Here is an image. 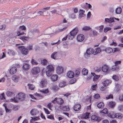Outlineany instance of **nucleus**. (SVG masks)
<instances>
[{
  "label": "nucleus",
  "instance_id": "32",
  "mask_svg": "<svg viewBox=\"0 0 123 123\" xmlns=\"http://www.w3.org/2000/svg\"><path fill=\"white\" fill-rule=\"evenodd\" d=\"M119 67L117 65H115L112 66L111 70L112 71H117L119 69Z\"/></svg>",
  "mask_w": 123,
  "mask_h": 123
},
{
  "label": "nucleus",
  "instance_id": "36",
  "mask_svg": "<svg viewBox=\"0 0 123 123\" xmlns=\"http://www.w3.org/2000/svg\"><path fill=\"white\" fill-rule=\"evenodd\" d=\"M31 63L32 65H37L38 64L35 60L33 59H32Z\"/></svg>",
  "mask_w": 123,
  "mask_h": 123
},
{
  "label": "nucleus",
  "instance_id": "21",
  "mask_svg": "<svg viewBox=\"0 0 123 123\" xmlns=\"http://www.w3.org/2000/svg\"><path fill=\"white\" fill-rule=\"evenodd\" d=\"M105 22H108L109 23L114 22V21L113 17H112V18L111 17L110 18H105Z\"/></svg>",
  "mask_w": 123,
  "mask_h": 123
},
{
  "label": "nucleus",
  "instance_id": "37",
  "mask_svg": "<svg viewBox=\"0 0 123 123\" xmlns=\"http://www.w3.org/2000/svg\"><path fill=\"white\" fill-rule=\"evenodd\" d=\"M30 32L32 33H38L39 32V30L38 29H33L30 30Z\"/></svg>",
  "mask_w": 123,
  "mask_h": 123
},
{
  "label": "nucleus",
  "instance_id": "34",
  "mask_svg": "<svg viewBox=\"0 0 123 123\" xmlns=\"http://www.w3.org/2000/svg\"><path fill=\"white\" fill-rule=\"evenodd\" d=\"M115 105V102L111 101L109 102L108 104L109 106L111 108H113L114 107Z\"/></svg>",
  "mask_w": 123,
  "mask_h": 123
},
{
  "label": "nucleus",
  "instance_id": "30",
  "mask_svg": "<svg viewBox=\"0 0 123 123\" xmlns=\"http://www.w3.org/2000/svg\"><path fill=\"white\" fill-rule=\"evenodd\" d=\"M48 62V61L46 59H44L41 61V63L43 65L45 66L47 65Z\"/></svg>",
  "mask_w": 123,
  "mask_h": 123
},
{
  "label": "nucleus",
  "instance_id": "56",
  "mask_svg": "<svg viewBox=\"0 0 123 123\" xmlns=\"http://www.w3.org/2000/svg\"><path fill=\"white\" fill-rule=\"evenodd\" d=\"M69 17L72 18H76V15L74 13L71 14L69 16Z\"/></svg>",
  "mask_w": 123,
  "mask_h": 123
},
{
  "label": "nucleus",
  "instance_id": "54",
  "mask_svg": "<svg viewBox=\"0 0 123 123\" xmlns=\"http://www.w3.org/2000/svg\"><path fill=\"white\" fill-rule=\"evenodd\" d=\"M76 81V80L75 79H73L71 80L69 82V84H72L74 83Z\"/></svg>",
  "mask_w": 123,
  "mask_h": 123
},
{
  "label": "nucleus",
  "instance_id": "55",
  "mask_svg": "<svg viewBox=\"0 0 123 123\" xmlns=\"http://www.w3.org/2000/svg\"><path fill=\"white\" fill-rule=\"evenodd\" d=\"M90 114V113L89 112H86L85 114V117L84 118H89V115Z\"/></svg>",
  "mask_w": 123,
  "mask_h": 123
},
{
  "label": "nucleus",
  "instance_id": "31",
  "mask_svg": "<svg viewBox=\"0 0 123 123\" xmlns=\"http://www.w3.org/2000/svg\"><path fill=\"white\" fill-rule=\"evenodd\" d=\"M100 113L101 114L103 113L104 114L102 115L103 116H104L105 114H108L107 109L106 108H104L103 110L100 111Z\"/></svg>",
  "mask_w": 123,
  "mask_h": 123
},
{
  "label": "nucleus",
  "instance_id": "60",
  "mask_svg": "<svg viewBox=\"0 0 123 123\" xmlns=\"http://www.w3.org/2000/svg\"><path fill=\"white\" fill-rule=\"evenodd\" d=\"M53 105L51 103H49L47 105V106H48L50 110L51 109V108L53 106Z\"/></svg>",
  "mask_w": 123,
  "mask_h": 123
},
{
  "label": "nucleus",
  "instance_id": "23",
  "mask_svg": "<svg viewBox=\"0 0 123 123\" xmlns=\"http://www.w3.org/2000/svg\"><path fill=\"white\" fill-rule=\"evenodd\" d=\"M58 76L56 74H53L51 76V79L53 81H56L58 79Z\"/></svg>",
  "mask_w": 123,
  "mask_h": 123
},
{
  "label": "nucleus",
  "instance_id": "7",
  "mask_svg": "<svg viewBox=\"0 0 123 123\" xmlns=\"http://www.w3.org/2000/svg\"><path fill=\"white\" fill-rule=\"evenodd\" d=\"M84 39V37L82 34L79 35L77 37V39L78 41L79 42L82 41Z\"/></svg>",
  "mask_w": 123,
  "mask_h": 123
},
{
  "label": "nucleus",
  "instance_id": "1",
  "mask_svg": "<svg viewBox=\"0 0 123 123\" xmlns=\"http://www.w3.org/2000/svg\"><path fill=\"white\" fill-rule=\"evenodd\" d=\"M61 51H58L57 52H54L51 55V57L53 59L56 60L60 58Z\"/></svg>",
  "mask_w": 123,
  "mask_h": 123
},
{
  "label": "nucleus",
  "instance_id": "38",
  "mask_svg": "<svg viewBox=\"0 0 123 123\" xmlns=\"http://www.w3.org/2000/svg\"><path fill=\"white\" fill-rule=\"evenodd\" d=\"M102 51H103V50L99 48L98 47L96 49V51L95 52L94 54L95 55L96 54L99 53Z\"/></svg>",
  "mask_w": 123,
  "mask_h": 123
},
{
  "label": "nucleus",
  "instance_id": "53",
  "mask_svg": "<svg viewBox=\"0 0 123 123\" xmlns=\"http://www.w3.org/2000/svg\"><path fill=\"white\" fill-rule=\"evenodd\" d=\"M37 14L38 15H36V16H40L43 15V12H42V11H39L37 13Z\"/></svg>",
  "mask_w": 123,
  "mask_h": 123
},
{
  "label": "nucleus",
  "instance_id": "47",
  "mask_svg": "<svg viewBox=\"0 0 123 123\" xmlns=\"http://www.w3.org/2000/svg\"><path fill=\"white\" fill-rule=\"evenodd\" d=\"M111 30V28L110 27H106L104 28V31L106 33L108 31L110 30Z\"/></svg>",
  "mask_w": 123,
  "mask_h": 123
},
{
  "label": "nucleus",
  "instance_id": "22",
  "mask_svg": "<svg viewBox=\"0 0 123 123\" xmlns=\"http://www.w3.org/2000/svg\"><path fill=\"white\" fill-rule=\"evenodd\" d=\"M46 70L53 72L54 70V68L52 65H49L47 66Z\"/></svg>",
  "mask_w": 123,
  "mask_h": 123
},
{
  "label": "nucleus",
  "instance_id": "44",
  "mask_svg": "<svg viewBox=\"0 0 123 123\" xmlns=\"http://www.w3.org/2000/svg\"><path fill=\"white\" fill-rule=\"evenodd\" d=\"M91 29V28L89 26H85L82 28V30L83 31H88Z\"/></svg>",
  "mask_w": 123,
  "mask_h": 123
},
{
  "label": "nucleus",
  "instance_id": "29",
  "mask_svg": "<svg viewBox=\"0 0 123 123\" xmlns=\"http://www.w3.org/2000/svg\"><path fill=\"white\" fill-rule=\"evenodd\" d=\"M88 73V71L87 69L85 68H83L82 71V74L84 75H87Z\"/></svg>",
  "mask_w": 123,
  "mask_h": 123
},
{
  "label": "nucleus",
  "instance_id": "64",
  "mask_svg": "<svg viewBox=\"0 0 123 123\" xmlns=\"http://www.w3.org/2000/svg\"><path fill=\"white\" fill-rule=\"evenodd\" d=\"M28 86H29V89H31V90H32L34 89V88L32 87L31 84H28Z\"/></svg>",
  "mask_w": 123,
  "mask_h": 123
},
{
  "label": "nucleus",
  "instance_id": "45",
  "mask_svg": "<svg viewBox=\"0 0 123 123\" xmlns=\"http://www.w3.org/2000/svg\"><path fill=\"white\" fill-rule=\"evenodd\" d=\"M14 94L13 92H11L9 91H8L6 93V95L8 97L12 96Z\"/></svg>",
  "mask_w": 123,
  "mask_h": 123
},
{
  "label": "nucleus",
  "instance_id": "57",
  "mask_svg": "<svg viewBox=\"0 0 123 123\" xmlns=\"http://www.w3.org/2000/svg\"><path fill=\"white\" fill-rule=\"evenodd\" d=\"M18 98L17 97H15L13 98H12L11 99V100L12 101H13L15 102H17V99Z\"/></svg>",
  "mask_w": 123,
  "mask_h": 123
},
{
  "label": "nucleus",
  "instance_id": "9",
  "mask_svg": "<svg viewBox=\"0 0 123 123\" xmlns=\"http://www.w3.org/2000/svg\"><path fill=\"white\" fill-rule=\"evenodd\" d=\"M30 65L27 63H24L22 67L23 69L25 70H27L30 68Z\"/></svg>",
  "mask_w": 123,
  "mask_h": 123
},
{
  "label": "nucleus",
  "instance_id": "4",
  "mask_svg": "<svg viewBox=\"0 0 123 123\" xmlns=\"http://www.w3.org/2000/svg\"><path fill=\"white\" fill-rule=\"evenodd\" d=\"M18 48L20 50H21L22 54L24 55H26L28 53V50L27 49L25 48L24 47L22 46L18 47Z\"/></svg>",
  "mask_w": 123,
  "mask_h": 123
},
{
  "label": "nucleus",
  "instance_id": "5",
  "mask_svg": "<svg viewBox=\"0 0 123 123\" xmlns=\"http://www.w3.org/2000/svg\"><path fill=\"white\" fill-rule=\"evenodd\" d=\"M17 96L18 99L21 101H24L25 100V95L23 93L21 92L18 93Z\"/></svg>",
  "mask_w": 123,
  "mask_h": 123
},
{
  "label": "nucleus",
  "instance_id": "6",
  "mask_svg": "<svg viewBox=\"0 0 123 123\" xmlns=\"http://www.w3.org/2000/svg\"><path fill=\"white\" fill-rule=\"evenodd\" d=\"M56 69V72L58 74H60L63 72V68L62 66H57Z\"/></svg>",
  "mask_w": 123,
  "mask_h": 123
},
{
  "label": "nucleus",
  "instance_id": "19",
  "mask_svg": "<svg viewBox=\"0 0 123 123\" xmlns=\"http://www.w3.org/2000/svg\"><path fill=\"white\" fill-rule=\"evenodd\" d=\"M103 51H105L107 53H110L112 52L113 49L111 48L108 47L106 48L105 49H103Z\"/></svg>",
  "mask_w": 123,
  "mask_h": 123
},
{
  "label": "nucleus",
  "instance_id": "42",
  "mask_svg": "<svg viewBox=\"0 0 123 123\" xmlns=\"http://www.w3.org/2000/svg\"><path fill=\"white\" fill-rule=\"evenodd\" d=\"M40 92L44 93H47L49 92V91L48 89L41 90Z\"/></svg>",
  "mask_w": 123,
  "mask_h": 123
},
{
  "label": "nucleus",
  "instance_id": "41",
  "mask_svg": "<svg viewBox=\"0 0 123 123\" xmlns=\"http://www.w3.org/2000/svg\"><path fill=\"white\" fill-rule=\"evenodd\" d=\"M5 107V110L6 112L10 113L11 112V110L9 109L6 105V104H4L3 105Z\"/></svg>",
  "mask_w": 123,
  "mask_h": 123
},
{
  "label": "nucleus",
  "instance_id": "18",
  "mask_svg": "<svg viewBox=\"0 0 123 123\" xmlns=\"http://www.w3.org/2000/svg\"><path fill=\"white\" fill-rule=\"evenodd\" d=\"M67 76L69 78H73L74 76V73L72 71H69L67 73Z\"/></svg>",
  "mask_w": 123,
  "mask_h": 123
},
{
  "label": "nucleus",
  "instance_id": "27",
  "mask_svg": "<svg viewBox=\"0 0 123 123\" xmlns=\"http://www.w3.org/2000/svg\"><path fill=\"white\" fill-rule=\"evenodd\" d=\"M64 111H67L70 110V109L68 106H63L61 108Z\"/></svg>",
  "mask_w": 123,
  "mask_h": 123
},
{
  "label": "nucleus",
  "instance_id": "51",
  "mask_svg": "<svg viewBox=\"0 0 123 123\" xmlns=\"http://www.w3.org/2000/svg\"><path fill=\"white\" fill-rule=\"evenodd\" d=\"M64 82H60L59 85V87H63L65 86V83Z\"/></svg>",
  "mask_w": 123,
  "mask_h": 123
},
{
  "label": "nucleus",
  "instance_id": "10",
  "mask_svg": "<svg viewBox=\"0 0 123 123\" xmlns=\"http://www.w3.org/2000/svg\"><path fill=\"white\" fill-rule=\"evenodd\" d=\"M78 31V28L77 27H76L70 31L69 33H71L74 36H75L77 34Z\"/></svg>",
  "mask_w": 123,
  "mask_h": 123
},
{
  "label": "nucleus",
  "instance_id": "13",
  "mask_svg": "<svg viewBox=\"0 0 123 123\" xmlns=\"http://www.w3.org/2000/svg\"><path fill=\"white\" fill-rule=\"evenodd\" d=\"M112 82V81L110 80H107L104 81L102 83L103 86H108L109 84H110Z\"/></svg>",
  "mask_w": 123,
  "mask_h": 123
},
{
  "label": "nucleus",
  "instance_id": "52",
  "mask_svg": "<svg viewBox=\"0 0 123 123\" xmlns=\"http://www.w3.org/2000/svg\"><path fill=\"white\" fill-rule=\"evenodd\" d=\"M121 87L120 85L119 84L117 85L116 86V91H118L120 90Z\"/></svg>",
  "mask_w": 123,
  "mask_h": 123
},
{
  "label": "nucleus",
  "instance_id": "3",
  "mask_svg": "<svg viewBox=\"0 0 123 123\" xmlns=\"http://www.w3.org/2000/svg\"><path fill=\"white\" fill-rule=\"evenodd\" d=\"M40 71V67H37L33 68L31 71L32 74L33 75H36L38 74Z\"/></svg>",
  "mask_w": 123,
  "mask_h": 123
},
{
  "label": "nucleus",
  "instance_id": "63",
  "mask_svg": "<svg viewBox=\"0 0 123 123\" xmlns=\"http://www.w3.org/2000/svg\"><path fill=\"white\" fill-rule=\"evenodd\" d=\"M61 41L60 40H59L58 41L55 43H51V44L52 45H54L57 44V45H58L60 43Z\"/></svg>",
  "mask_w": 123,
  "mask_h": 123
},
{
  "label": "nucleus",
  "instance_id": "26",
  "mask_svg": "<svg viewBox=\"0 0 123 123\" xmlns=\"http://www.w3.org/2000/svg\"><path fill=\"white\" fill-rule=\"evenodd\" d=\"M122 12V9L120 7L117 8L115 10V12L117 14H120Z\"/></svg>",
  "mask_w": 123,
  "mask_h": 123
},
{
  "label": "nucleus",
  "instance_id": "28",
  "mask_svg": "<svg viewBox=\"0 0 123 123\" xmlns=\"http://www.w3.org/2000/svg\"><path fill=\"white\" fill-rule=\"evenodd\" d=\"M104 106V104L103 102H101L98 104L97 106L98 108H102Z\"/></svg>",
  "mask_w": 123,
  "mask_h": 123
},
{
  "label": "nucleus",
  "instance_id": "40",
  "mask_svg": "<svg viewBox=\"0 0 123 123\" xmlns=\"http://www.w3.org/2000/svg\"><path fill=\"white\" fill-rule=\"evenodd\" d=\"M20 38L23 41H27L29 39V38L23 36L20 37Z\"/></svg>",
  "mask_w": 123,
  "mask_h": 123
},
{
  "label": "nucleus",
  "instance_id": "20",
  "mask_svg": "<svg viewBox=\"0 0 123 123\" xmlns=\"http://www.w3.org/2000/svg\"><path fill=\"white\" fill-rule=\"evenodd\" d=\"M64 102V100L62 98H57V103L58 104L62 105L63 104Z\"/></svg>",
  "mask_w": 123,
  "mask_h": 123
},
{
  "label": "nucleus",
  "instance_id": "58",
  "mask_svg": "<svg viewBox=\"0 0 123 123\" xmlns=\"http://www.w3.org/2000/svg\"><path fill=\"white\" fill-rule=\"evenodd\" d=\"M103 28V25H102L99 26V32H101L102 31Z\"/></svg>",
  "mask_w": 123,
  "mask_h": 123
},
{
  "label": "nucleus",
  "instance_id": "24",
  "mask_svg": "<svg viewBox=\"0 0 123 123\" xmlns=\"http://www.w3.org/2000/svg\"><path fill=\"white\" fill-rule=\"evenodd\" d=\"M114 116L115 117L119 119H120L122 118L123 117V115L120 113H117L115 114Z\"/></svg>",
  "mask_w": 123,
  "mask_h": 123
},
{
  "label": "nucleus",
  "instance_id": "39",
  "mask_svg": "<svg viewBox=\"0 0 123 123\" xmlns=\"http://www.w3.org/2000/svg\"><path fill=\"white\" fill-rule=\"evenodd\" d=\"M46 74L47 75L48 77L50 76L52 74V71L46 70Z\"/></svg>",
  "mask_w": 123,
  "mask_h": 123
},
{
  "label": "nucleus",
  "instance_id": "12",
  "mask_svg": "<svg viewBox=\"0 0 123 123\" xmlns=\"http://www.w3.org/2000/svg\"><path fill=\"white\" fill-rule=\"evenodd\" d=\"M91 74L94 76L93 81H97L98 78L100 77V75H96L94 73L91 72Z\"/></svg>",
  "mask_w": 123,
  "mask_h": 123
},
{
  "label": "nucleus",
  "instance_id": "61",
  "mask_svg": "<svg viewBox=\"0 0 123 123\" xmlns=\"http://www.w3.org/2000/svg\"><path fill=\"white\" fill-rule=\"evenodd\" d=\"M43 109L44 110L45 112L47 114H49L50 113V112L47 109L45 108H44Z\"/></svg>",
  "mask_w": 123,
  "mask_h": 123
},
{
  "label": "nucleus",
  "instance_id": "33",
  "mask_svg": "<svg viewBox=\"0 0 123 123\" xmlns=\"http://www.w3.org/2000/svg\"><path fill=\"white\" fill-rule=\"evenodd\" d=\"M12 80L15 82H17L18 81L17 76L16 75H14L12 77Z\"/></svg>",
  "mask_w": 123,
  "mask_h": 123
},
{
  "label": "nucleus",
  "instance_id": "59",
  "mask_svg": "<svg viewBox=\"0 0 123 123\" xmlns=\"http://www.w3.org/2000/svg\"><path fill=\"white\" fill-rule=\"evenodd\" d=\"M97 86V84H96L94 85H93L92 86V88L93 90H95L96 89Z\"/></svg>",
  "mask_w": 123,
  "mask_h": 123
},
{
  "label": "nucleus",
  "instance_id": "14",
  "mask_svg": "<svg viewBox=\"0 0 123 123\" xmlns=\"http://www.w3.org/2000/svg\"><path fill=\"white\" fill-rule=\"evenodd\" d=\"M109 68V67L107 65H103L102 67V70L104 72L107 73Z\"/></svg>",
  "mask_w": 123,
  "mask_h": 123
},
{
  "label": "nucleus",
  "instance_id": "46",
  "mask_svg": "<svg viewBox=\"0 0 123 123\" xmlns=\"http://www.w3.org/2000/svg\"><path fill=\"white\" fill-rule=\"evenodd\" d=\"M52 88L54 91L57 90L58 89V86L55 85H53L52 86Z\"/></svg>",
  "mask_w": 123,
  "mask_h": 123
},
{
  "label": "nucleus",
  "instance_id": "8",
  "mask_svg": "<svg viewBox=\"0 0 123 123\" xmlns=\"http://www.w3.org/2000/svg\"><path fill=\"white\" fill-rule=\"evenodd\" d=\"M17 70V68L16 67H13L11 68L10 70V73L11 74H14L16 72Z\"/></svg>",
  "mask_w": 123,
  "mask_h": 123
},
{
  "label": "nucleus",
  "instance_id": "48",
  "mask_svg": "<svg viewBox=\"0 0 123 123\" xmlns=\"http://www.w3.org/2000/svg\"><path fill=\"white\" fill-rule=\"evenodd\" d=\"M33 13L28 14L27 16V18H33V17H35V16H32V15H33Z\"/></svg>",
  "mask_w": 123,
  "mask_h": 123
},
{
  "label": "nucleus",
  "instance_id": "25",
  "mask_svg": "<svg viewBox=\"0 0 123 123\" xmlns=\"http://www.w3.org/2000/svg\"><path fill=\"white\" fill-rule=\"evenodd\" d=\"M46 81L44 80H42L40 83L39 86L40 87L43 88L45 86Z\"/></svg>",
  "mask_w": 123,
  "mask_h": 123
},
{
  "label": "nucleus",
  "instance_id": "15",
  "mask_svg": "<svg viewBox=\"0 0 123 123\" xmlns=\"http://www.w3.org/2000/svg\"><path fill=\"white\" fill-rule=\"evenodd\" d=\"M91 119L92 120L97 121L98 122H99L101 120L100 118L99 117L94 115H93L92 116Z\"/></svg>",
  "mask_w": 123,
  "mask_h": 123
},
{
  "label": "nucleus",
  "instance_id": "43",
  "mask_svg": "<svg viewBox=\"0 0 123 123\" xmlns=\"http://www.w3.org/2000/svg\"><path fill=\"white\" fill-rule=\"evenodd\" d=\"M113 79L117 81L119 80V78L118 76L116 75H113L112 77Z\"/></svg>",
  "mask_w": 123,
  "mask_h": 123
},
{
  "label": "nucleus",
  "instance_id": "2",
  "mask_svg": "<svg viewBox=\"0 0 123 123\" xmlns=\"http://www.w3.org/2000/svg\"><path fill=\"white\" fill-rule=\"evenodd\" d=\"M94 52V49L92 48H90L87 49L86 52L84 53V55L86 57H88L90 55L93 54Z\"/></svg>",
  "mask_w": 123,
  "mask_h": 123
},
{
  "label": "nucleus",
  "instance_id": "50",
  "mask_svg": "<svg viewBox=\"0 0 123 123\" xmlns=\"http://www.w3.org/2000/svg\"><path fill=\"white\" fill-rule=\"evenodd\" d=\"M70 35H69L68 37V39L70 40H72L73 39V38H74V36L71 33H70Z\"/></svg>",
  "mask_w": 123,
  "mask_h": 123
},
{
  "label": "nucleus",
  "instance_id": "62",
  "mask_svg": "<svg viewBox=\"0 0 123 123\" xmlns=\"http://www.w3.org/2000/svg\"><path fill=\"white\" fill-rule=\"evenodd\" d=\"M47 118H48L50 119H54L53 116L51 115L48 116Z\"/></svg>",
  "mask_w": 123,
  "mask_h": 123
},
{
  "label": "nucleus",
  "instance_id": "35",
  "mask_svg": "<svg viewBox=\"0 0 123 123\" xmlns=\"http://www.w3.org/2000/svg\"><path fill=\"white\" fill-rule=\"evenodd\" d=\"M26 30V28L25 26L24 25L20 26L19 27V31H25Z\"/></svg>",
  "mask_w": 123,
  "mask_h": 123
},
{
  "label": "nucleus",
  "instance_id": "11",
  "mask_svg": "<svg viewBox=\"0 0 123 123\" xmlns=\"http://www.w3.org/2000/svg\"><path fill=\"white\" fill-rule=\"evenodd\" d=\"M81 107V105L80 104H75L74 107V110L76 111L80 110Z\"/></svg>",
  "mask_w": 123,
  "mask_h": 123
},
{
  "label": "nucleus",
  "instance_id": "49",
  "mask_svg": "<svg viewBox=\"0 0 123 123\" xmlns=\"http://www.w3.org/2000/svg\"><path fill=\"white\" fill-rule=\"evenodd\" d=\"M17 36H19L20 35H24L25 34L24 32H21L20 31H18L17 32Z\"/></svg>",
  "mask_w": 123,
  "mask_h": 123
},
{
  "label": "nucleus",
  "instance_id": "16",
  "mask_svg": "<svg viewBox=\"0 0 123 123\" xmlns=\"http://www.w3.org/2000/svg\"><path fill=\"white\" fill-rule=\"evenodd\" d=\"M30 113L32 115L34 116L38 113L39 111L37 109H33L31 111Z\"/></svg>",
  "mask_w": 123,
  "mask_h": 123
},
{
  "label": "nucleus",
  "instance_id": "17",
  "mask_svg": "<svg viewBox=\"0 0 123 123\" xmlns=\"http://www.w3.org/2000/svg\"><path fill=\"white\" fill-rule=\"evenodd\" d=\"M85 12L84 10L82 9H80L79 10V18H81L82 17H84L85 16V15L84 14Z\"/></svg>",
  "mask_w": 123,
  "mask_h": 123
}]
</instances>
